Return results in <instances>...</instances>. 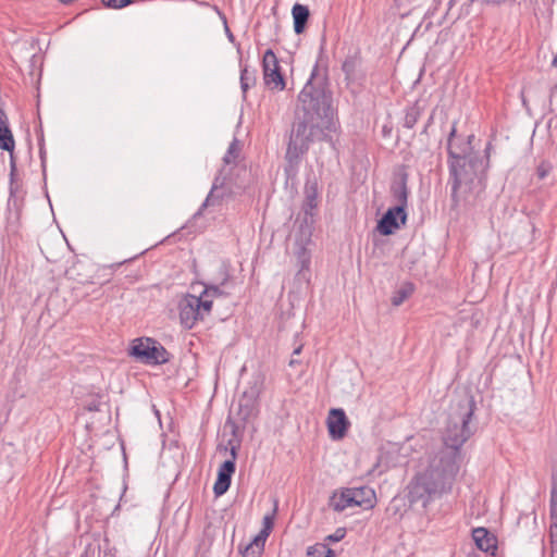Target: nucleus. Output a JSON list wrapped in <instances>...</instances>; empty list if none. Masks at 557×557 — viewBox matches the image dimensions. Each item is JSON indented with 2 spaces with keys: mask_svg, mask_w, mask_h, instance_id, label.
<instances>
[{
  "mask_svg": "<svg viewBox=\"0 0 557 557\" xmlns=\"http://www.w3.org/2000/svg\"><path fill=\"white\" fill-rule=\"evenodd\" d=\"M457 122H454L447 137L448 171L451 207L473 205L484 189L486 171L490 166L491 143L484 154L475 151L472 146L474 135L466 138L457 135Z\"/></svg>",
  "mask_w": 557,
  "mask_h": 557,
  "instance_id": "f257e3e1",
  "label": "nucleus"
},
{
  "mask_svg": "<svg viewBox=\"0 0 557 557\" xmlns=\"http://www.w3.org/2000/svg\"><path fill=\"white\" fill-rule=\"evenodd\" d=\"M461 459L456 451H438L429 462L426 469L418 473L408 486L410 504L421 503L426 507L453 492L460 470Z\"/></svg>",
  "mask_w": 557,
  "mask_h": 557,
  "instance_id": "f03ea898",
  "label": "nucleus"
},
{
  "mask_svg": "<svg viewBox=\"0 0 557 557\" xmlns=\"http://www.w3.org/2000/svg\"><path fill=\"white\" fill-rule=\"evenodd\" d=\"M336 131V124L329 125L311 116L308 117L296 113L285 152L286 172H296L298 170L302 157L314 141H327L334 148L335 143L329 133H335Z\"/></svg>",
  "mask_w": 557,
  "mask_h": 557,
  "instance_id": "7ed1b4c3",
  "label": "nucleus"
},
{
  "mask_svg": "<svg viewBox=\"0 0 557 557\" xmlns=\"http://www.w3.org/2000/svg\"><path fill=\"white\" fill-rule=\"evenodd\" d=\"M298 109L296 113L311 116L329 125L336 124L333 117L332 92L329 89L327 77L315 64L310 78L298 96Z\"/></svg>",
  "mask_w": 557,
  "mask_h": 557,
  "instance_id": "20e7f679",
  "label": "nucleus"
},
{
  "mask_svg": "<svg viewBox=\"0 0 557 557\" xmlns=\"http://www.w3.org/2000/svg\"><path fill=\"white\" fill-rule=\"evenodd\" d=\"M475 410V401L473 397L460 400L457 409L453 411L443 434L445 448L441 451H456L457 458L461 459L460 448L473 434L470 426Z\"/></svg>",
  "mask_w": 557,
  "mask_h": 557,
  "instance_id": "39448f33",
  "label": "nucleus"
},
{
  "mask_svg": "<svg viewBox=\"0 0 557 557\" xmlns=\"http://www.w3.org/2000/svg\"><path fill=\"white\" fill-rule=\"evenodd\" d=\"M374 504L375 492L367 485L342 488L339 493H334L331 498V507L338 512L352 507L370 509L374 507Z\"/></svg>",
  "mask_w": 557,
  "mask_h": 557,
  "instance_id": "423d86ee",
  "label": "nucleus"
},
{
  "mask_svg": "<svg viewBox=\"0 0 557 557\" xmlns=\"http://www.w3.org/2000/svg\"><path fill=\"white\" fill-rule=\"evenodd\" d=\"M129 354L143 363L157 366L169 362L170 352L156 339L137 338L133 342Z\"/></svg>",
  "mask_w": 557,
  "mask_h": 557,
  "instance_id": "0eeeda50",
  "label": "nucleus"
},
{
  "mask_svg": "<svg viewBox=\"0 0 557 557\" xmlns=\"http://www.w3.org/2000/svg\"><path fill=\"white\" fill-rule=\"evenodd\" d=\"M264 84L271 89H285V79L278 65V60L272 49H268L262 59Z\"/></svg>",
  "mask_w": 557,
  "mask_h": 557,
  "instance_id": "6e6552de",
  "label": "nucleus"
},
{
  "mask_svg": "<svg viewBox=\"0 0 557 557\" xmlns=\"http://www.w3.org/2000/svg\"><path fill=\"white\" fill-rule=\"evenodd\" d=\"M231 456L232 458L225 460L218 470L216 480L213 485L215 496H222L231 486L232 476L236 470L235 460L237 457L236 447L234 446L231 448Z\"/></svg>",
  "mask_w": 557,
  "mask_h": 557,
  "instance_id": "1a4fd4ad",
  "label": "nucleus"
},
{
  "mask_svg": "<svg viewBox=\"0 0 557 557\" xmlns=\"http://www.w3.org/2000/svg\"><path fill=\"white\" fill-rule=\"evenodd\" d=\"M406 221V210H401V207H392L379 220L376 228L380 234L388 236L398 230L400 225H405Z\"/></svg>",
  "mask_w": 557,
  "mask_h": 557,
  "instance_id": "9d476101",
  "label": "nucleus"
},
{
  "mask_svg": "<svg viewBox=\"0 0 557 557\" xmlns=\"http://www.w3.org/2000/svg\"><path fill=\"white\" fill-rule=\"evenodd\" d=\"M180 320L184 327L191 329L202 315L199 311V302L195 295H186L180 302Z\"/></svg>",
  "mask_w": 557,
  "mask_h": 557,
  "instance_id": "9b49d317",
  "label": "nucleus"
},
{
  "mask_svg": "<svg viewBox=\"0 0 557 557\" xmlns=\"http://www.w3.org/2000/svg\"><path fill=\"white\" fill-rule=\"evenodd\" d=\"M224 177L216 176L213 181L212 187L206 197L205 201L195 213V218L201 216L202 212L207 208H218L222 205L223 199L227 195L228 190L224 186Z\"/></svg>",
  "mask_w": 557,
  "mask_h": 557,
  "instance_id": "f8f14e48",
  "label": "nucleus"
},
{
  "mask_svg": "<svg viewBox=\"0 0 557 557\" xmlns=\"http://www.w3.org/2000/svg\"><path fill=\"white\" fill-rule=\"evenodd\" d=\"M349 424L350 423L343 409L334 408L330 410L327 428L330 436L333 440H342L346 435Z\"/></svg>",
  "mask_w": 557,
  "mask_h": 557,
  "instance_id": "ddd939ff",
  "label": "nucleus"
},
{
  "mask_svg": "<svg viewBox=\"0 0 557 557\" xmlns=\"http://www.w3.org/2000/svg\"><path fill=\"white\" fill-rule=\"evenodd\" d=\"M305 199L302 202V211L306 215L313 218L314 210L318 208L320 202V189L317 178L307 180L304 188Z\"/></svg>",
  "mask_w": 557,
  "mask_h": 557,
  "instance_id": "4468645a",
  "label": "nucleus"
},
{
  "mask_svg": "<svg viewBox=\"0 0 557 557\" xmlns=\"http://www.w3.org/2000/svg\"><path fill=\"white\" fill-rule=\"evenodd\" d=\"M472 539L480 550L490 553L491 555L495 554V550L497 549V540L487 529H473Z\"/></svg>",
  "mask_w": 557,
  "mask_h": 557,
  "instance_id": "2eb2a0df",
  "label": "nucleus"
},
{
  "mask_svg": "<svg viewBox=\"0 0 557 557\" xmlns=\"http://www.w3.org/2000/svg\"><path fill=\"white\" fill-rule=\"evenodd\" d=\"M220 280L216 284H206L203 289V295H208L209 297H222L227 296L222 287L227 284L231 278L230 270L226 264H222L219 270Z\"/></svg>",
  "mask_w": 557,
  "mask_h": 557,
  "instance_id": "dca6fc26",
  "label": "nucleus"
},
{
  "mask_svg": "<svg viewBox=\"0 0 557 557\" xmlns=\"http://www.w3.org/2000/svg\"><path fill=\"white\" fill-rule=\"evenodd\" d=\"M292 15L294 21V30L297 35L305 32L308 20L310 17L309 8L301 3H295L292 8Z\"/></svg>",
  "mask_w": 557,
  "mask_h": 557,
  "instance_id": "f3484780",
  "label": "nucleus"
},
{
  "mask_svg": "<svg viewBox=\"0 0 557 557\" xmlns=\"http://www.w3.org/2000/svg\"><path fill=\"white\" fill-rule=\"evenodd\" d=\"M14 146L15 141L9 127L7 114L2 109H0V148L12 152L14 150Z\"/></svg>",
  "mask_w": 557,
  "mask_h": 557,
  "instance_id": "a211bd4d",
  "label": "nucleus"
},
{
  "mask_svg": "<svg viewBox=\"0 0 557 557\" xmlns=\"http://www.w3.org/2000/svg\"><path fill=\"white\" fill-rule=\"evenodd\" d=\"M391 193L396 205L394 207H401V210H406L408 203V188H407V175H403L399 181L394 182L391 187Z\"/></svg>",
  "mask_w": 557,
  "mask_h": 557,
  "instance_id": "6ab92c4d",
  "label": "nucleus"
},
{
  "mask_svg": "<svg viewBox=\"0 0 557 557\" xmlns=\"http://www.w3.org/2000/svg\"><path fill=\"white\" fill-rule=\"evenodd\" d=\"M256 399L257 393L255 391L251 389L250 392H244L238 404V414L240 416L242 420L247 421L253 416L256 409Z\"/></svg>",
  "mask_w": 557,
  "mask_h": 557,
  "instance_id": "aec40b11",
  "label": "nucleus"
},
{
  "mask_svg": "<svg viewBox=\"0 0 557 557\" xmlns=\"http://www.w3.org/2000/svg\"><path fill=\"white\" fill-rule=\"evenodd\" d=\"M414 292V285L410 282L404 283L392 296V305L395 307L400 306L406 299H408Z\"/></svg>",
  "mask_w": 557,
  "mask_h": 557,
  "instance_id": "412c9836",
  "label": "nucleus"
},
{
  "mask_svg": "<svg viewBox=\"0 0 557 557\" xmlns=\"http://www.w3.org/2000/svg\"><path fill=\"white\" fill-rule=\"evenodd\" d=\"M265 541L260 539L259 536H255V539L246 545V547L240 550L243 557H261L264 550Z\"/></svg>",
  "mask_w": 557,
  "mask_h": 557,
  "instance_id": "4be33fe9",
  "label": "nucleus"
},
{
  "mask_svg": "<svg viewBox=\"0 0 557 557\" xmlns=\"http://www.w3.org/2000/svg\"><path fill=\"white\" fill-rule=\"evenodd\" d=\"M421 114L422 109L420 108L418 102L407 108L403 126L409 129L412 128L421 117Z\"/></svg>",
  "mask_w": 557,
  "mask_h": 557,
  "instance_id": "5701e85b",
  "label": "nucleus"
},
{
  "mask_svg": "<svg viewBox=\"0 0 557 557\" xmlns=\"http://www.w3.org/2000/svg\"><path fill=\"white\" fill-rule=\"evenodd\" d=\"M276 509H277V503L275 502L272 512L268 513L263 517V528L257 536H259L260 539H262L264 541H267L268 536L270 535V533L273 529Z\"/></svg>",
  "mask_w": 557,
  "mask_h": 557,
  "instance_id": "b1692460",
  "label": "nucleus"
},
{
  "mask_svg": "<svg viewBox=\"0 0 557 557\" xmlns=\"http://www.w3.org/2000/svg\"><path fill=\"white\" fill-rule=\"evenodd\" d=\"M256 84V74L255 71H250L247 66L243 67L240 71V88L243 92H246L250 86Z\"/></svg>",
  "mask_w": 557,
  "mask_h": 557,
  "instance_id": "393cba45",
  "label": "nucleus"
},
{
  "mask_svg": "<svg viewBox=\"0 0 557 557\" xmlns=\"http://www.w3.org/2000/svg\"><path fill=\"white\" fill-rule=\"evenodd\" d=\"M240 151L239 141L234 138L233 141L230 144L228 149L223 158V161L225 164H232L235 162V160L238 158Z\"/></svg>",
  "mask_w": 557,
  "mask_h": 557,
  "instance_id": "a878e982",
  "label": "nucleus"
},
{
  "mask_svg": "<svg viewBox=\"0 0 557 557\" xmlns=\"http://www.w3.org/2000/svg\"><path fill=\"white\" fill-rule=\"evenodd\" d=\"M555 513H557V473H553L552 475L549 518H554Z\"/></svg>",
  "mask_w": 557,
  "mask_h": 557,
  "instance_id": "bb28decb",
  "label": "nucleus"
},
{
  "mask_svg": "<svg viewBox=\"0 0 557 557\" xmlns=\"http://www.w3.org/2000/svg\"><path fill=\"white\" fill-rule=\"evenodd\" d=\"M297 259L299 263V270L297 275L307 278L306 274L309 272L310 256L307 253L305 249H301V251H299L298 253Z\"/></svg>",
  "mask_w": 557,
  "mask_h": 557,
  "instance_id": "cd10ccee",
  "label": "nucleus"
},
{
  "mask_svg": "<svg viewBox=\"0 0 557 557\" xmlns=\"http://www.w3.org/2000/svg\"><path fill=\"white\" fill-rule=\"evenodd\" d=\"M196 300L199 302V311L203 319L205 315L209 314L212 309V300L209 299L208 295H203V292L200 296H196Z\"/></svg>",
  "mask_w": 557,
  "mask_h": 557,
  "instance_id": "c85d7f7f",
  "label": "nucleus"
},
{
  "mask_svg": "<svg viewBox=\"0 0 557 557\" xmlns=\"http://www.w3.org/2000/svg\"><path fill=\"white\" fill-rule=\"evenodd\" d=\"M549 536L552 544V555L555 557V554L557 553V513H555L554 518H550Z\"/></svg>",
  "mask_w": 557,
  "mask_h": 557,
  "instance_id": "c756f323",
  "label": "nucleus"
},
{
  "mask_svg": "<svg viewBox=\"0 0 557 557\" xmlns=\"http://www.w3.org/2000/svg\"><path fill=\"white\" fill-rule=\"evenodd\" d=\"M342 70L345 73L346 79H352L356 71V61L354 59H346L343 62Z\"/></svg>",
  "mask_w": 557,
  "mask_h": 557,
  "instance_id": "7c9ffc66",
  "label": "nucleus"
},
{
  "mask_svg": "<svg viewBox=\"0 0 557 557\" xmlns=\"http://www.w3.org/2000/svg\"><path fill=\"white\" fill-rule=\"evenodd\" d=\"M469 3H474L476 2L478 0H468ZM523 0H481L482 3L486 4V5H492V7H500V5H511V4H515V3H521Z\"/></svg>",
  "mask_w": 557,
  "mask_h": 557,
  "instance_id": "2f4dec72",
  "label": "nucleus"
},
{
  "mask_svg": "<svg viewBox=\"0 0 557 557\" xmlns=\"http://www.w3.org/2000/svg\"><path fill=\"white\" fill-rule=\"evenodd\" d=\"M553 166L548 161H542L536 168V176L540 180H544L550 173Z\"/></svg>",
  "mask_w": 557,
  "mask_h": 557,
  "instance_id": "473e14b6",
  "label": "nucleus"
},
{
  "mask_svg": "<svg viewBox=\"0 0 557 557\" xmlns=\"http://www.w3.org/2000/svg\"><path fill=\"white\" fill-rule=\"evenodd\" d=\"M106 8L122 9L132 3V0H101Z\"/></svg>",
  "mask_w": 557,
  "mask_h": 557,
  "instance_id": "72a5a7b5",
  "label": "nucleus"
},
{
  "mask_svg": "<svg viewBox=\"0 0 557 557\" xmlns=\"http://www.w3.org/2000/svg\"><path fill=\"white\" fill-rule=\"evenodd\" d=\"M302 348H304V344L302 343H295V347L293 349V354H292V359L289 360V367L294 368L298 364L301 363V361L299 359H297L296 357H298L301 351H302Z\"/></svg>",
  "mask_w": 557,
  "mask_h": 557,
  "instance_id": "f704fd0d",
  "label": "nucleus"
},
{
  "mask_svg": "<svg viewBox=\"0 0 557 557\" xmlns=\"http://www.w3.org/2000/svg\"><path fill=\"white\" fill-rule=\"evenodd\" d=\"M346 535V530L344 528H338L333 534H330L325 537V543L327 542H339Z\"/></svg>",
  "mask_w": 557,
  "mask_h": 557,
  "instance_id": "c9c22d12",
  "label": "nucleus"
},
{
  "mask_svg": "<svg viewBox=\"0 0 557 557\" xmlns=\"http://www.w3.org/2000/svg\"><path fill=\"white\" fill-rule=\"evenodd\" d=\"M307 557H323L322 544L315 543L307 548Z\"/></svg>",
  "mask_w": 557,
  "mask_h": 557,
  "instance_id": "e433bc0d",
  "label": "nucleus"
},
{
  "mask_svg": "<svg viewBox=\"0 0 557 557\" xmlns=\"http://www.w3.org/2000/svg\"><path fill=\"white\" fill-rule=\"evenodd\" d=\"M101 403L98 398H92L89 401L86 403L85 409L94 412V411H100Z\"/></svg>",
  "mask_w": 557,
  "mask_h": 557,
  "instance_id": "4c0bfd02",
  "label": "nucleus"
},
{
  "mask_svg": "<svg viewBox=\"0 0 557 557\" xmlns=\"http://www.w3.org/2000/svg\"><path fill=\"white\" fill-rule=\"evenodd\" d=\"M213 9L219 14V16L222 18V21H223V23L225 25V32L227 34L228 39L233 40L234 36H233V34L231 33V30H230V28L227 26L226 16L221 12V10L216 5H213Z\"/></svg>",
  "mask_w": 557,
  "mask_h": 557,
  "instance_id": "58836bf2",
  "label": "nucleus"
},
{
  "mask_svg": "<svg viewBox=\"0 0 557 557\" xmlns=\"http://www.w3.org/2000/svg\"><path fill=\"white\" fill-rule=\"evenodd\" d=\"M322 544V550H323V557H334L335 552L329 547L327 543H321Z\"/></svg>",
  "mask_w": 557,
  "mask_h": 557,
  "instance_id": "ea45409f",
  "label": "nucleus"
},
{
  "mask_svg": "<svg viewBox=\"0 0 557 557\" xmlns=\"http://www.w3.org/2000/svg\"><path fill=\"white\" fill-rule=\"evenodd\" d=\"M10 170H12V172H16V162L13 156V151L10 152Z\"/></svg>",
  "mask_w": 557,
  "mask_h": 557,
  "instance_id": "a19ab883",
  "label": "nucleus"
},
{
  "mask_svg": "<svg viewBox=\"0 0 557 557\" xmlns=\"http://www.w3.org/2000/svg\"><path fill=\"white\" fill-rule=\"evenodd\" d=\"M433 123V115H431L426 122V124L424 125L421 134H428V128L429 126Z\"/></svg>",
  "mask_w": 557,
  "mask_h": 557,
  "instance_id": "79ce46f5",
  "label": "nucleus"
},
{
  "mask_svg": "<svg viewBox=\"0 0 557 557\" xmlns=\"http://www.w3.org/2000/svg\"><path fill=\"white\" fill-rule=\"evenodd\" d=\"M15 173L16 172H12V170H10V183L11 184H13V182H14Z\"/></svg>",
  "mask_w": 557,
  "mask_h": 557,
  "instance_id": "37998d69",
  "label": "nucleus"
},
{
  "mask_svg": "<svg viewBox=\"0 0 557 557\" xmlns=\"http://www.w3.org/2000/svg\"><path fill=\"white\" fill-rule=\"evenodd\" d=\"M40 158H41L42 166L45 168V156H44L42 149H40Z\"/></svg>",
  "mask_w": 557,
  "mask_h": 557,
  "instance_id": "c03bdc74",
  "label": "nucleus"
}]
</instances>
